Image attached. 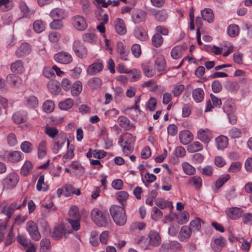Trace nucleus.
Wrapping results in <instances>:
<instances>
[{
    "label": "nucleus",
    "mask_w": 252,
    "mask_h": 252,
    "mask_svg": "<svg viewBox=\"0 0 252 252\" xmlns=\"http://www.w3.org/2000/svg\"><path fill=\"white\" fill-rule=\"evenodd\" d=\"M135 141V137L128 132L119 137L118 142L122 148L125 155L127 156L133 152Z\"/></svg>",
    "instance_id": "1"
},
{
    "label": "nucleus",
    "mask_w": 252,
    "mask_h": 252,
    "mask_svg": "<svg viewBox=\"0 0 252 252\" xmlns=\"http://www.w3.org/2000/svg\"><path fill=\"white\" fill-rule=\"evenodd\" d=\"M111 217L114 222L119 226L126 224L127 220L125 208L118 205H113L110 208Z\"/></svg>",
    "instance_id": "2"
},
{
    "label": "nucleus",
    "mask_w": 252,
    "mask_h": 252,
    "mask_svg": "<svg viewBox=\"0 0 252 252\" xmlns=\"http://www.w3.org/2000/svg\"><path fill=\"white\" fill-rule=\"evenodd\" d=\"M91 217L93 221L98 226H106L110 220L107 212H102L97 208L91 211Z\"/></svg>",
    "instance_id": "3"
},
{
    "label": "nucleus",
    "mask_w": 252,
    "mask_h": 252,
    "mask_svg": "<svg viewBox=\"0 0 252 252\" xmlns=\"http://www.w3.org/2000/svg\"><path fill=\"white\" fill-rule=\"evenodd\" d=\"M52 151L55 154L58 153L65 146L69 148V141L64 133H61L53 139Z\"/></svg>",
    "instance_id": "4"
},
{
    "label": "nucleus",
    "mask_w": 252,
    "mask_h": 252,
    "mask_svg": "<svg viewBox=\"0 0 252 252\" xmlns=\"http://www.w3.org/2000/svg\"><path fill=\"white\" fill-rule=\"evenodd\" d=\"M26 229L31 238L34 241L40 239V234L35 223L32 221H29L26 224Z\"/></svg>",
    "instance_id": "5"
},
{
    "label": "nucleus",
    "mask_w": 252,
    "mask_h": 252,
    "mask_svg": "<svg viewBox=\"0 0 252 252\" xmlns=\"http://www.w3.org/2000/svg\"><path fill=\"white\" fill-rule=\"evenodd\" d=\"M71 23L74 28L78 31H83L87 27L85 18L80 15H76L72 17Z\"/></svg>",
    "instance_id": "6"
},
{
    "label": "nucleus",
    "mask_w": 252,
    "mask_h": 252,
    "mask_svg": "<svg viewBox=\"0 0 252 252\" xmlns=\"http://www.w3.org/2000/svg\"><path fill=\"white\" fill-rule=\"evenodd\" d=\"M55 61L60 63L67 64L72 61V56L66 52H60L56 54L54 57Z\"/></svg>",
    "instance_id": "7"
},
{
    "label": "nucleus",
    "mask_w": 252,
    "mask_h": 252,
    "mask_svg": "<svg viewBox=\"0 0 252 252\" xmlns=\"http://www.w3.org/2000/svg\"><path fill=\"white\" fill-rule=\"evenodd\" d=\"M73 50L76 56L80 58H84L87 56V49L79 40H76L74 41L73 44Z\"/></svg>",
    "instance_id": "8"
},
{
    "label": "nucleus",
    "mask_w": 252,
    "mask_h": 252,
    "mask_svg": "<svg viewBox=\"0 0 252 252\" xmlns=\"http://www.w3.org/2000/svg\"><path fill=\"white\" fill-rule=\"evenodd\" d=\"M197 138L205 144H208L212 138V133L208 128L200 129L197 132Z\"/></svg>",
    "instance_id": "9"
},
{
    "label": "nucleus",
    "mask_w": 252,
    "mask_h": 252,
    "mask_svg": "<svg viewBox=\"0 0 252 252\" xmlns=\"http://www.w3.org/2000/svg\"><path fill=\"white\" fill-rule=\"evenodd\" d=\"M20 208L21 206L18 205V203L15 202L11 203L8 207L1 205L0 206V211L4 215H6L8 219H9L14 212L15 209H20Z\"/></svg>",
    "instance_id": "10"
},
{
    "label": "nucleus",
    "mask_w": 252,
    "mask_h": 252,
    "mask_svg": "<svg viewBox=\"0 0 252 252\" xmlns=\"http://www.w3.org/2000/svg\"><path fill=\"white\" fill-rule=\"evenodd\" d=\"M103 68V65L101 62H96L90 64L87 69V72L90 75H94L100 72Z\"/></svg>",
    "instance_id": "11"
},
{
    "label": "nucleus",
    "mask_w": 252,
    "mask_h": 252,
    "mask_svg": "<svg viewBox=\"0 0 252 252\" xmlns=\"http://www.w3.org/2000/svg\"><path fill=\"white\" fill-rule=\"evenodd\" d=\"M18 182V176L12 173L9 175L3 181V185L5 188L12 189L15 187Z\"/></svg>",
    "instance_id": "12"
},
{
    "label": "nucleus",
    "mask_w": 252,
    "mask_h": 252,
    "mask_svg": "<svg viewBox=\"0 0 252 252\" xmlns=\"http://www.w3.org/2000/svg\"><path fill=\"white\" fill-rule=\"evenodd\" d=\"M226 241L222 237L212 239L211 247L215 252H220L225 245Z\"/></svg>",
    "instance_id": "13"
},
{
    "label": "nucleus",
    "mask_w": 252,
    "mask_h": 252,
    "mask_svg": "<svg viewBox=\"0 0 252 252\" xmlns=\"http://www.w3.org/2000/svg\"><path fill=\"white\" fill-rule=\"evenodd\" d=\"M243 210L241 208L236 207H230L225 210L228 217L231 220H236L241 216Z\"/></svg>",
    "instance_id": "14"
},
{
    "label": "nucleus",
    "mask_w": 252,
    "mask_h": 252,
    "mask_svg": "<svg viewBox=\"0 0 252 252\" xmlns=\"http://www.w3.org/2000/svg\"><path fill=\"white\" fill-rule=\"evenodd\" d=\"M117 53L119 55L120 58L123 61L128 60V55L129 51L124 46L122 42H118L117 44Z\"/></svg>",
    "instance_id": "15"
},
{
    "label": "nucleus",
    "mask_w": 252,
    "mask_h": 252,
    "mask_svg": "<svg viewBox=\"0 0 252 252\" xmlns=\"http://www.w3.org/2000/svg\"><path fill=\"white\" fill-rule=\"evenodd\" d=\"M191 228L187 226H183L179 232L178 238L181 241H187L191 236Z\"/></svg>",
    "instance_id": "16"
},
{
    "label": "nucleus",
    "mask_w": 252,
    "mask_h": 252,
    "mask_svg": "<svg viewBox=\"0 0 252 252\" xmlns=\"http://www.w3.org/2000/svg\"><path fill=\"white\" fill-rule=\"evenodd\" d=\"M229 102H225L223 105V110L225 112L228 113V117L229 123L231 125H235L237 122L236 116L233 114L229 113L233 110V106L232 105L228 104Z\"/></svg>",
    "instance_id": "17"
},
{
    "label": "nucleus",
    "mask_w": 252,
    "mask_h": 252,
    "mask_svg": "<svg viewBox=\"0 0 252 252\" xmlns=\"http://www.w3.org/2000/svg\"><path fill=\"white\" fill-rule=\"evenodd\" d=\"M31 51L30 45L27 43H24L21 45L16 51V55L18 58L24 57L29 54Z\"/></svg>",
    "instance_id": "18"
},
{
    "label": "nucleus",
    "mask_w": 252,
    "mask_h": 252,
    "mask_svg": "<svg viewBox=\"0 0 252 252\" xmlns=\"http://www.w3.org/2000/svg\"><path fill=\"white\" fill-rule=\"evenodd\" d=\"M22 154L18 151L8 152L6 154L5 157L7 160L11 162L15 163L20 161Z\"/></svg>",
    "instance_id": "19"
},
{
    "label": "nucleus",
    "mask_w": 252,
    "mask_h": 252,
    "mask_svg": "<svg viewBox=\"0 0 252 252\" xmlns=\"http://www.w3.org/2000/svg\"><path fill=\"white\" fill-rule=\"evenodd\" d=\"M134 34L135 37L141 41H146L148 38L147 32L142 27H136L134 30Z\"/></svg>",
    "instance_id": "20"
},
{
    "label": "nucleus",
    "mask_w": 252,
    "mask_h": 252,
    "mask_svg": "<svg viewBox=\"0 0 252 252\" xmlns=\"http://www.w3.org/2000/svg\"><path fill=\"white\" fill-rule=\"evenodd\" d=\"M147 16V13L142 10H137L132 15V21L135 23H139L144 21Z\"/></svg>",
    "instance_id": "21"
},
{
    "label": "nucleus",
    "mask_w": 252,
    "mask_h": 252,
    "mask_svg": "<svg viewBox=\"0 0 252 252\" xmlns=\"http://www.w3.org/2000/svg\"><path fill=\"white\" fill-rule=\"evenodd\" d=\"M50 15L52 18L63 19L66 17L67 14L64 10L60 8H56L51 10Z\"/></svg>",
    "instance_id": "22"
},
{
    "label": "nucleus",
    "mask_w": 252,
    "mask_h": 252,
    "mask_svg": "<svg viewBox=\"0 0 252 252\" xmlns=\"http://www.w3.org/2000/svg\"><path fill=\"white\" fill-rule=\"evenodd\" d=\"M116 32L119 34L123 35L126 33V30L123 20L117 18L114 22Z\"/></svg>",
    "instance_id": "23"
},
{
    "label": "nucleus",
    "mask_w": 252,
    "mask_h": 252,
    "mask_svg": "<svg viewBox=\"0 0 252 252\" xmlns=\"http://www.w3.org/2000/svg\"><path fill=\"white\" fill-rule=\"evenodd\" d=\"M11 70L14 73H22L25 70L23 62L20 60L12 63L10 65Z\"/></svg>",
    "instance_id": "24"
},
{
    "label": "nucleus",
    "mask_w": 252,
    "mask_h": 252,
    "mask_svg": "<svg viewBox=\"0 0 252 252\" xmlns=\"http://www.w3.org/2000/svg\"><path fill=\"white\" fill-rule=\"evenodd\" d=\"M187 49V46H176L171 50V55L174 59H178L181 57L183 51Z\"/></svg>",
    "instance_id": "25"
},
{
    "label": "nucleus",
    "mask_w": 252,
    "mask_h": 252,
    "mask_svg": "<svg viewBox=\"0 0 252 252\" xmlns=\"http://www.w3.org/2000/svg\"><path fill=\"white\" fill-rule=\"evenodd\" d=\"M192 96L193 100L196 103L202 102L204 97L203 90L199 88L194 89L192 92Z\"/></svg>",
    "instance_id": "26"
},
{
    "label": "nucleus",
    "mask_w": 252,
    "mask_h": 252,
    "mask_svg": "<svg viewBox=\"0 0 252 252\" xmlns=\"http://www.w3.org/2000/svg\"><path fill=\"white\" fill-rule=\"evenodd\" d=\"M65 233L64 227L63 225H58L55 227L52 233V237L55 240H59Z\"/></svg>",
    "instance_id": "27"
},
{
    "label": "nucleus",
    "mask_w": 252,
    "mask_h": 252,
    "mask_svg": "<svg viewBox=\"0 0 252 252\" xmlns=\"http://www.w3.org/2000/svg\"><path fill=\"white\" fill-rule=\"evenodd\" d=\"M63 187L64 190V195L65 196H69L73 194H75L77 195H79L81 194V191L80 189H77L76 190L75 188L70 184H66Z\"/></svg>",
    "instance_id": "28"
},
{
    "label": "nucleus",
    "mask_w": 252,
    "mask_h": 252,
    "mask_svg": "<svg viewBox=\"0 0 252 252\" xmlns=\"http://www.w3.org/2000/svg\"><path fill=\"white\" fill-rule=\"evenodd\" d=\"M228 138L227 137L220 135L215 139L217 147L219 150H222L225 148L228 145Z\"/></svg>",
    "instance_id": "29"
},
{
    "label": "nucleus",
    "mask_w": 252,
    "mask_h": 252,
    "mask_svg": "<svg viewBox=\"0 0 252 252\" xmlns=\"http://www.w3.org/2000/svg\"><path fill=\"white\" fill-rule=\"evenodd\" d=\"M150 243L154 246H158L160 243V237L158 233L155 231H151L149 234Z\"/></svg>",
    "instance_id": "30"
},
{
    "label": "nucleus",
    "mask_w": 252,
    "mask_h": 252,
    "mask_svg": "<svg viewBox=\"0 0 252 252\" xmlns=\"http://www.w3.org/2000/svg\"><path fill=\"white\" fill-rule=\"evenodd\" d=\"M71 94L73 96L79 95L82 91V85L81 81L77 80L72 84L70 88Z\"/></svg>",
    "instance_id": "31"
},
{
    "label": "nucleus",
    "mask_w": 252,
    "mask_h": 252,
    "mask_svg": "<svg viewBox=\"0 0 252 252\" xmlns=\"http://www.w3.org/2000/svg\"><path fill=\"white\" fill-rule=\"evenodd\" d=\"M60 84L55 80L50 81L48 84V88L50 91L55 94H59L61 91Z\"/></svg>",
    "instance_id": "32"
},
{
    "label": "nucleus",
    "mask_w": 252,
    "mask_h": 252,
    "mask_svg": "<svg viewBox=\"0 0 252 252\" xmlns=\"http://www.w3.org/2000/svg\"><path fill=\"white\" fill-rule=\"evenodd\" d=\"M203 19L209 23H212L214 20V14L213 11L210 8H205L201 12Z\"/></svg>",
    "instance_id": "33"
},
{
    "label": "nucleus",
    "mask_w": 252,
    "mask_h": 252,
    "mask_svg": "<svg viewBox=\"0 0 252 252\" xmlns=\"http://www.w3.org/2000/svg\"><path fill=\"white\" fill-rule=\"evenodd\" d=\"M116 195L117 199L121 203L122 207L125 208V206L126 203V200L129 197L128 193L125 191H121L118 192Z\"/></svg>",
    "instance_id": "34"
},
{
    "label": "nucleus",
    "mask_w": 252,
    "mask_h": 252,
    "mask_svg": "<svg viewBox=\"0 0 252 252\" xmlns=\"http://www.w3.org/2000/svg\"><path fill=\"white\" fill-rule=\"evenodd\" d=\"M179 138L181 142L185 144L192 139L193 135L190 131L184 130L180 133Z\"/></svg>",
    "instance_id": "35"
},
{
    "label": "nucleus",
    "mask_w": 252,
    "mask_h": 252,
    "mask_svg": "<svg viewBox=\"0 0 252 252\" xmlns=\"http://www.w3.org/2000/svg\"><path fill=\"white\" fill-rule=\"evenodd\" d=\"M87 84L91 89H96L101 86V80L98 77H94L88 81Z\"/></svg>",
    "instance_id": "36"
},
{
    "label": "nucleus",
    "mask_w": 252,
    "mask_h": 252,
    "mask_svg": "<svg viewBox=\"0 0 252 252\" xmlns=\"http://www.w3.org/2000/svg\"><path fill=\"white\" fill-rule=\"evenodd\" d=\"M25 104L27 107L34 108L38 105V99L33 95H30L25 97Z\"/></svg>",
    "instance_id": "37"
},
{
    "label": "nucleus",
    "mask_w": 252,
    "mask_h": 252,
    "mask_svg": "<svg viewBox=\"0 0 252 252\" xmlns=\"http://www.w3.org/2000/svg\"><path fill=\"white\" fill-rule=\"evenodd\" d=\"M156 20L160 22H164L168 17L166 11L164 9L158 10L154 14Z\"/></svg>",
    "instance_id": "38"
},
{
    "label": "nucleus",
    "mask_w": 252,
    "mask_h": 252,
    "mask_svg": "<svg viewBox=\"0 0 252 252\" xmlns=\"http://www.w3.org/2000/svg\"><path fill=\"white\" fill-rule=\"evenodd\" d=\"M14 123L20 124L24 123L26 120V115L23 112H18L14 113L12 117Z\"/></svg>",
    "instance_id": "39"
},
{
    "label": "nucleus",
    "mask_w": 252,
    "mask_h": 252,
    "mask_svg": "<svg viewBox=\"0 0 252 252\" xmlns=\"http://www.w3.org/2000/svg\"><path fill=\"white\" fill-rule=\"evenodd\" d=\"M163 39L159 33H155L152 37V45L155 47H159L162 45Z\"/></svg>",
    "instance_id": "40"
},
{
    "label": "nucleus",
    "mask_w": 252,
    "mask_h": 252,
    "mask_svg": "<svg viewBox=\"0 0 252 252\" xmlns=\"http://www.w3.org/2000/svg\"><path fill=\"white\" fill-rule=\"evenodd\" d=\"M203 147V145L199 142L195 141L188 146V150L189 152L194 153L201 151Z\"/></svg>",
    "instance_id": "41"
},
{
    "label": "nucleus",
    "mask_w": 252,
    "mask_h": 252,
    "mask_svg": "<svg viewBox=\"0 0 252 252\" xmlns=\"http://www.w3.org/2000/svg\"><path fill=\"white\" fill-rule=\"evenodd\" d=\"M32 169V165L30 161H25L21 170V174L24 176L30 174Z\"/></svg>",
    "instance_id": "42"
},
{
    "label": "nucleus",
    "mask_w": 252,
    "mask_h": 252,
    "mask_svg": "<svg viewBox=\"0 0 252 252\" xmlns=\"http://www.w3.org/2000/svg\"><path fill=\"white\" fill-rule=\"evenodd\" d=\"M74 104V101L71 98H67L64 101L59 103V107L62 110H68L71 108Z\"/></svg>",
    "instance_id": "43"
},
{
    "label": "nucleus",
    "mask_w": 252,
    "mask_h": 252,
    "mask_svg": "<svg viewBox=\"0 0 252 252\" xmlns=\"http://www.w3.org/2000/svg\"><path fill=\"white\" fill-rule=\"evenodd\" d=\"M240 32L239 27L235 24L229 25L227 28L228 34L231 37H235L237 36Z\"/></svg>",
    "instance_id": "44"
},
{
    "label": "nucleus",
    "mask_w": 252,
    "mask_h": 252,
    "mask_svg": "<svg viewBox=\"0 0 252 252\" xmlns=\"http://www.w3.org/2000/svg\"><path fill=\"white\" fill-rule=\"evenodd\" d=\"M189 182V184L193 185L196 189H199L202 186V179L198 176L190 177Z\"/></svg>",
    "instance_id": "45"
},
{
    "label": "nucleus",
    "mask_w": 252,
    "mask_h": 252,
    "mask_svg": "<svg viewBox=\"0 0 252 252\" xmlns=\"http://www.w3.org/2000/svg\"><path fill=\"white\" fill-rule=\"evenodd\" d=\"M165 66V61L164 59L160 57L157 59L155 64V68L159 72L163 71Z\"/></svg>",
    "instance_id": "46"
},
{
    "label": "nucleus",
    "mask_w": 252,
    "mask_h": 252,
    "mask_svg": "<svg viewBox=\"0 0 252 252\" xmlns=\"http://www.w3.org/2000/svg\"><path fill=\"white\" fill-rule=\"evenodd\" d=\"M45 133L49 137L55 138L59 135L58 129L53 126H46L45 128Z\"/></svg>",
    "instance_id": "47"
},
{
    "label": "nucleus",
    "mask_w": 252,
    "mask_h": 252,
    "mask_svg": "<svg viewBox=\"0 0 252 252\" xmlns=\"http://www.w3.org/2000/svg\"><path fill=\"white\" fill-rule=\"evenodd\" d=\"M69 219H80V215L79 212L78 208L76 206H72L68 211Z\"/></svg>",
    "instance_id": "48"
},
{
    "label": "nucleus",
    "mask_w": 252,
    "mask_h": 252,
    "mask_svg": "<svg viewBox=\"0 0 252 252\" xmlns=\"http://www.w3.org/2000/svg\"><path fill=\"white\" fill-rule=\"evenodd\" d=\"M156 205L160 208L161 209H164L167 207L172 206V204L170 202L167 201L161 198H158L156 200Z\"/></svg>",
    "instance_id": "49"
},
{
    "label": "nucleus",
    "mask_w": 252,
    "mask_h": 252,
    "mask_svg": "<svg viewBox=\"0 0 252 252\" xmlns=\"http://www.w3.org/2000/svg\"><path fill=\"white\" fill-rule=\"evenodd\" d=\"M45 24L41 20H36L33 24L34 31L37 33H40L45 29Z\"/></svg>",
    "instance_id": "50"
},
{
    "label": "nucleus",
    "mask_w": 252,
    "mask_h": 252,
    "mask_svg": "<svg viewBox=\"0 0 252 252\" xmlns=\"http://www.w3.org/2000/svg\"><path fill=\"white\" fill-rule=\"evenodd\" d=\"M182 168L184 172L187 175H191L195 173V168L188 162L183 163Z\"/></svg>",
    "instance_id": "51"
},
{
    "label": "nucleus",
    "mask_w": 252,
    "mask_h": 252,
    "mask_svg": "<svg viewBox=\"0 0 252 252\" xmlns=\"http://www.w3.org/2000/svg\"><path fill=\"white\" fill-rule=\"evenodd\" d=\"M13 7V3L10 0H0V10L7 11Z\"/></svg>",
    "instance_id": "52"
},
{
    "label": "nucleus",
    "mask_w": 252,
    "mask_h": 252,
    "mask_svg": "<svg viewBox=\"0 0 252 252\" xmlns=\"http://www.w3.org/2000/svg\"><path fill=\"white\" fill-rule=\"evenodd\" d=\"M44 175H41L37 181L36 185L37 189L39 191L43 190L46 191L48 190V186L45 184L44 182Z\"/></svg>",
    "instance_id": "53"
},
{
    "label": "nucleus",
    "mask_w": 252,
    "mask_h": 252,
    "mask_svg": "<svg viewBox=\"0 0 252 252\" xmlns=\"http://www.w3.org/2000/svg\"><path fill=\"white\" fill-rule=\"evenodd\" d=\"M201 220L199 218H196L192 220L189 224V228H191V231H198L201 226Z\"/></svg>",
    "instance_id": "54"
},
{
    "label": "nucleus",
    "mask_w": 252,
    "mask_h": 252,
    "mask_svg": "<svg viewBox=\"0 0 252 252\" xmlns=\"http://www.w3.org/2000/svg\"><path fill=\"white\" fill-rule=\"evenodd\" d=\"M162 212L157 207L153 208L151 213V217L153 220L157 221L162 217Z\"/></svg>",
    "instance_id": "55"
},
{
    "label": "nucleus",
    "mask_w": 252,
    "mask_h": 252,
    "mask_svg": "<svg viewBox=\"0 0 252 252\" xmlns=\"http://www.w3.org/2000/svg\"><path fill=\"white\" fill-rule=\"evenodd\" d=\"M119 126L123 128L128 129L129 127V120L124 116L120 117L118 119Z\"/></svg>",
    "instance_id": "56"
},
{
    "label": "nucleus",
    "mask_w": 252,
    "mask_h": 252,
    "mask_svg": "<svg viewBox=\"0 0 252 252\" xmlns=\"http://www.w3.org/2000/svg\"><path fill=\"white\" fill-rule=\"evenodd\" d=\"M6 139L7 144L11 147H13L18 143L16 136L13 133H9L7 135Z\"/></svg>",
    "instance_id": "57"
},
{
    "label": "nucleus",
    "mask_w": 252,
    "mask_h": 252,
    "mask_svg": "<svg viewBox=\"0 0 252 252\" xmlns=\"http://www.w3.org/2000/svg\"><path fill=\"white\" fill-rule=\"evenodd\" d=\"M46 144L45 141H42L38 147V157L39 158H43L46 155Z\"/></svg>",
    "instance_id": "58"
},
{
    "label": "nucleus",
    "mask_w": 252,
    "mask_h": 252,
    "mask_svg": "<svg viewBox=\"0 0 252 252\" xmlns=\"http://www.w3.org/2000/svg\"><path fill=\"white\" fill-rule=\"evenodd\" d=\"M55 108V105L52 100L46 101L43 105V108L46 113H50L52 112Z\"/></svg>",
    "instance_id": "59"
},
{
    "label": "nucleus",
    "mask_w": 252,
    "mask_h": 252,
    "mask_svg": "<svg viewBox=\"0 0 252 252\" xmlns=\"http://www.w3.org/2000/svg\"><path fill=\"white\" fill-rule=\"evenodd\" d=\"M63 27V24L60 19H54L50 24V27L53 30H61Z\"/></svg>",
    "instance_id": "60"
},
{
    "label": "nucleus",
    "mask_w": 252,
    "mask_h": 252,
    "mask_svg": "<svg viewBox=\"0 0 252 252\" xmlns=\"http://www.w3.org/2000/svg\"><path fill=\"white\" fill-rule=\"evenodd\" d=\"M21 149L24 153H30L32 149V145L30 142L24 141L21 144Z\"/></svg>",
    "instance_id": "61"
},
{
    "label": "nucleus",
    "mask_w": 252,
    "mask_h": 252,
    "mask_svg": "<svg viewBox=\"0 0 252 252\" xmlns=\"http://www.w3.org/2000/svg\"><path fill=\"white\" fill-rule=\"evenodd\" d=\"M83 39L85 42L93 43L95 41V35L94 32L86 33L83 35Z\"/></svg>",
    "instance_id": "62"
},
{
    "label": "nucleus",
    "mask_w": 252,
    "mask_h": 252,
    "mask_svg": "<svg viewBox=\"0 0 252 252\" xmlns=\"http://www.w3.org/2000/svg\"><path fill=\"white\" fill-rule=\"evenodd\" d=\"M229 178L230 176L228 174H226L224 176L220 177L216 182V188H220L222 187L223 185L229 179Z\"/></svg>",
    "instance_id": "63"
},
{
    "label": "nucleus",
    "mask_w": 252,
    "mask_h": 252,
    "mask_svg": "<svg viewBox=\"0 0 252 252\" xmlns=\"http://www.w3.org/2000/svg\"><path fill=\"white\" fill-rule=\"evenodd\" d=\"M185 89V86L183 84H180L176 86L172 91V93L174 96H179Z\"/></svg>",
    "instance_id": "64"
}]
</instances>
